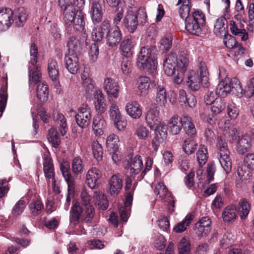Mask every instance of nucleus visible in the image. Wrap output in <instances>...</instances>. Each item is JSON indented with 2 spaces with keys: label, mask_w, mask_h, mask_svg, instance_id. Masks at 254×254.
Wrapping results in <instances>:
<instances>
[{
  "label": "nucleus",
  "mask_w": 254,
  "mask_h": 254,
  "mask_svg": "<svg viewBox=\"0 0 254 254\" xmlns=\"http://www.w3.org/2000/svg\"><path fill=\"white\" fill-rule=\"evenodd\" d=\"M156 101L160 105H165L167 102V94L166 90L162 86H158L156 88Z\"/></svg>",
  "instance_id": "49"
},
{
  "label": "nucleus",
  "mask_w": 254,
  "mask_h": 254,
  "mask_svg": "<svg viewBox=\"0 0 254 254\" xmlns=\"http://www.w3.org/2000/svg\"><path fill=\"white\" fill-rule=\"evenodd\" d=\"M251 209L250 203L245 199L241 198L239 202L238 213L241 219H245Z\"/></svg>",
  "instance_id": "42"
},
{
  "label": "nucleus",
  "mask_w": 254,
  "mask_h": 254,
  "mask_svg": "<svg viewBox=\"0 0 254 254\" xmlns=\"http://www.w3.org/2000/svg\"><path fill=\"white\" fill-rule=\"evenodd\" d=\"M27 15L23 7L13 11L9 8L0 10V31H5L14 23L17 27H22L27 20Z\"/></svg>",
  "instance_id": "2"
},
{
  "label": "nucleus",
  "mask_w": 254,
  "mask_h": 254,
  "mask_svg": "<svg viewBox=\"0 0 254 254\" xmlns=\"http://www.w3.org/2000/svg\"><path fill=\"white\" fill-rule=\"evenodd\" d=\"M104 5V0H93L91 2L90 13L94 24H97L101 21Z\"/></svg>",
  "instance_id": "12"
},
{
  "label": "nucleus",
  "mask_w": 254,
  "mask_h": 254,
  "mask_svg": "<svg viewBox=\"0 0 254 254\" xmlns=\"http://www.w3.org/2000/svg\"><path fill=\"white\" fill-rule=\"evenodd\" d=\"M110 27V21L105 20L100 25L95 27L92 30L91 36L95 42L100 41L104 37V33Z\"/></svg>",
  "instance_id": "19"
},
{
  "label": "nucleus",
  "mask_w": 254,
  "mask_h": 254,
  "mask_svg": "<svg viewBox=\"0 0 254 254\" xmlns=\"http://www.w3.org/2000/svg\"><path fill=\"white\" fill-rule=\"evenodd\" d=\"M153 129L155 130V136L152 140L153 150L156 152L160 144L167 138V127L164 123H160Z\"/></svg>",
  "instance_id": "11"
},
{
  "label": "nucleus",
  "mask_w": 254,
  "mask_h": 254,
  "mask_svg": "<svg viewBox=\"0 0 254 254\" xmlns=\"http://www.w3.org/2000/svg\"><path fill=\"white\" fill-rule=\"evenodd\" d=\"M66 46L68 48L67 54L79 55L82 49L81 41L74 36H71L68 38Z\"/></svg>",
  "instance_id": "31"
},
{
  "label": "nucleus",
  "mask_w": 254,
  "mask_h": 254,
  "mask_svg": "<svg viewBox=\"0 0 254 254\" xmlns=\"http://www.w3.org/2000/svg\"><path fill=\"white\" fill-rule=\"evenodd\" d=\"M217 147L219 152L218 156L220 163L227 174L231 171L232 162L230 157V152L227 148V143L221 137L217 140Z\"/></svg>",
  "instance_id": "8"
},
{
  "label": "nucleus",
  "mask_w": 254,
  "mask_h": 254,
  "mask_svg": "<svg viewBox=\"0 0 254 254\" xmlns=\"http://www.w3.org/2000/svg\"><path fill=\"white\" fill-rule=\"evenodd\" d=\"M147 14L143 7H140L137 13L136 10L128 9L123 20V24L130 33L137 29L139 22L143 25L147 22Z\"/></svg>",
  "instance_id": "3"
},
{
  "label": "nucleus",
  "mask_w": 254,
  "mask_h": 254,
  "mask_svg": "<svg viewBox=\"0 0 254 254\" xmlns=\"http://www.w3.org/2000/svg\"><path fill=\"white\" fill-rule=\"evenodd\" d=\"M123 186V181L119 174L113 175L109 181V191L112 196L117 195Z\"/></svg>",
  "instance_id": "28"
},
{
  "label": "nucleus",
  "mask_w": 254,
  "mask_h": 254,
  "mask_svg": "<svg viewBox=\"0 0 254 254\" xmlns=\"http://www.w3.org/2000/svg\"><path fill=\"white\" fill-rule=\"evenodd\" d=\"M96 199L95 204L102 210H106L108 207V201L105 195L101 194H96L94 196Z\"/></svg>",
  "instance_id": "57"
},
{
  "label": "nucleus",
  "mask_w": 254,
  "mask_h": 254,
  "mask_svg": "<svg viewBox=\"0 0 254 254\" xmlns=\"http://www.w3.org/2000/svg\"><path fill=\"white\" fill-rule=\"evenodd\" d=\"M60 170L62 173L63 176L69 186L70 190H72L73 186L74 185V179L72 176L69 170V165L68 163H62L60 166Z\"/></svg>",
  "instance_id": "36"
},
{
  "label": "nucleus",
  "mask_w": 254,
  "mask_h": 254,
  "mask_svg": "<svg viewBox=\"0 0 254 254\" xmlns=\"http://www.w3.org/2000/svg\"><path fill=\"white\" fill-rule=\"evenodd\" d=\"M196 159L200 167H202L206 163L208 159V152L205 145H200L199 146L196 153Z\"/></svg>",
  "instance_id": "46"
},
{
  "label": "nucleus",
  "mask_w": 254,
  "mask_h": 254,
  "mask_svg": "<svg viewBox=\"0 0 254 254\" xmlns=\"http://www.w3.org/2000/svg\"><path fill=\"white\" fill-rule=\"evenodd\" d=\"M31 214L34 216L40 215L44 209V205L39 200H32L29 204Z\"/></svg>",
  "instance_id": "48"
},
{
  "label": "nucleus",
  "mask_w": 254,
  "mask_h": 254,
  "mask_svg": "<svg viewBox=\"0 0 254 254\" xmlns=\"http://www.w3.org/2000/svg\"><path fill=\"white\" fill-rule=\"evenodd\" d=\"M177 60V57L172 52L168 54L164 61V72L168 76L175 74V65Z\"/></svg>",
  "instance_id": "20"
},
{
  "label": "nucleus",
  "mask_w": 254,
  "mask_h": 254,
  "mask_svg": "<svg viewBox=\"0 0 254 254\" xmlns=\"http://www.w3.org/2000/svg\"><path fill=\"white\" fill-rule=\"evenodd\" d=\"M227 111L228 116L231 119L237 118L239 113V110L238 107L233 102L228 104Z\"/></svg>",
  "instance_id": "60"
},
{
  "label": "nucleus",
  "mask_w": 254,
  "mask_h": 254,
  "mask_svg": "<svg viewBox=\"0 0 254 254\" xmlns=\"http://www.w3.org/2000/svg\"><path fill=\"white\" fill-rule=\"evenodd\" d=\"M145 121L147 126L154 129L161 122L159 121V110L157 107L150 109L145 115Z\"/></svg>",
  "instance_id": "22"
},
{
  "label": "nucleus",
  "mask_w": 254,
  "mask_h": 254,
  "mask_svg": "<svg viewBox=\"0 0 254 254\" xmlns=\"http://www.w3.org/2000/svg\"><path fill=\"white\" fill-rule=\"evenodd\" d=\"M94 98L95 108L98 112L97 114L101 115L107 110V105L104 94L101 90H98L96 91Z\"/></svg>",
  "instance_id": "34"
},
{
  "label": "nucleus",
  "mask_w": 254,
  "mask_h": 254,
  "mask_svg": "<svg viewBox=\"0 0 254 254\" xmlns=\"http://www.w3.org/2000/svg\"><path fill=\"white\" fill-rule=\"evenodd\" d=\"M252 170H253L249 169L244 164H241L237 168L238 177L242 181L250 180L252 176Z\"/></svg>",
  "instance_id": "44"
},
{
  "label": "nucleus",
  "mask_w": 254,
  "mask_h": 254,
  "mask_svg": "<svg viewBox=\"0 0 254 254\" xmlns=\"http://www.w3.org/2000/svg\"><path fill=\"white\" fill-rule=\"evenodd\" d=\"M168 127L172 135L178 134L182 128V116L174 115L172 117L168 122Z\"/></svg>",
  "instance_id": "30"
},
{
  "label": "nucleus",
  "mask_w": 254,
  "mask_h": 254,
  "mask_svg": "<svg viewBox=\"0 0 254 254\" xmlns=\"http://www.w3.org/2000/svg\"><path fill=\"white\" fill-rule=\"evenodd\" d=\"M103 88L109 97L115 98L119 97L120 88L118 83L115 79L111 77L105 78Z\"/></svg>",
  "instance_id": "15"
},
{
  "label": "nucleus",
  "mask_w": 254,
  "mask_h": 254,
  "mask_svg": "<svg viewBox=\"0 0 254 254\" xmlns=\"http://www.w3.org/2000/svg\"><path fill=\"white\" fill-rule=\"evenodd\" d=\"M173 38L171 36H165L160 41L159 49L161 51L166 52L169 50L172 46Z\"/></svg>",
  "instance_id": "56"
},
{
  "label": "nucleus",
  "mask_w": 254,
  "mask_h": 254,
  "mask_svg": "<svg viewBox=\"0 0 254 254\" xmlns=\"http://www.w3.org/2000/svg\"><path fill=\"white\" fill-rule=\"evenodd\" d=\"M75 118L79 127L82 128L86 127L90 124L92 118L90 107L86 104L81 105L78 109Z\"/></svg>",
  "instance_id": "10"
},
{
  "label": "nucleus",
  "mask_w": 254,
  "mask_h": 254,
  "mask_svg": "<svg viewBox=\"0 0 254 254\" xmlns=\"http://www.w3.org/2000/svg\"><path fill=\"white\" fill-rule=\"evenodd\" d=\"M134 44L132 40L128 37H125L121 42L120 50L122 56L129 57L133 54Z\"/></svg>",
  "instance_id": "32"
},
{
  "label": "nucleus",
  "mask_w": 254,
  "mask_h": 254,
  "mask_svg": "<svg viewBox=\"0 0 254 254\" xmlns=\"http://www.w3.org/2000/svg\"><path fill=\"white\" fill-rule=\"evenodd\" d=\"M82 212V209L79 205V203L76 202L72 206L70 212V222L73 225H75L76 223L79 220L81 213Z\"/></svg>",
  "instance_id": "38"
},
{
  "label": "nucleus",
  "mask_w": 254,
  "mask_h": 254,
  "mask_svg": "<svg viewBox=\"0 0 254 254\" xmlns=\"http://www.w3.org/2000/svg\"><path fill=\"white\" fill-rule=\"evenodd\" d=\"M36 92L37 97L41 102L44 103L48 100L49 91L47 85L44 83H39L37 87Z\"/></svg>",
  "instance_id": "43"
},
{
  "label": "nucleus",
  "mask_w": 254,
  "mask_h": 254,
  "mask_svg": "<svg viewBox=\"0 0 254 254\" xmlns=\"http://www.w3.org/2000/svg\"><path fill=\"white\" fill-rule=\"evenodd\" d=\"M149 130L146 127L142 124H137L134 131V135L139 139L145 140L149 134Z\"/></svg>",
  "instance_id": "50"
},
{
  "label": "nucleus",
  "mask_w": 254,
  "mask_h": 254,
  "mask_svg": "<svg viewBox=\"0 0 254 254\" xmlns=\"http://www.w3.org/2000/svg\"><path fill=\"white\" fill-rule=\"evenodd\" d=\"M48 72L50 78L56 80L59 77V66L57 61L53 59H49L48 63Z\"/></svg>",
  "instance_id": "41"
},
{
  "label": "nucleus",
  "mask_w": 254,
  "mask_h": 254,
  "mask_svg": "<svg viewBox=\"0 0 254 254\" xmlns=\"http://www.w3.org/2000/svg\"><path fill=\"white\" fill-rule=\"evenodd\" d=\"M54 124L62 136H64L67 130L66 119L60 112H55L53 115Z\"/></svg>",
  "instance_id": "18"
},
{
  "label": "nucleus",
  "mask_w": 254,
  "mask_h": 254,
  "mask_svg": "<svg viewBox=\"0 0 254 254\" xmlns=\"http://www.w3.org/2000/svg\"><path fill=\"white\" fill-rule=\"evenodd\" d=\"M119 138L114 133L108 136L106 140V146L111 153L116 152L118 150Z\"/></svg>",
  "instance_id": "37"
},
{
  "label": "nucleus",
  "mask_w": 254,
  "mask_h": 254,
  "mask_svg": "<svg viewBox=\"0 0 254 254\" xmlns=\"http://www.w3.org/2000/svg\"><path fill=\"white\" fill-rule=\"evenodd\" d=\"M234 243V240L231 234H225L220 240V245L222 248L227 249L231 246Z\"/></svg>",
  "instance_id": "64"
},
{
  "label": "nucleus",
  "mask_w": 254,
  "mask_h": 254,
  "mask_svg": "<svg viewBox=\"0 0 254 254\" xmlns=\"http://www.w3.org/2000/svg\"><path fill=\"white\" fill-rule=\"evenodd\" d=\"M106 127V123L101 115L97 114L93 118L92 129L96 136L103 134Z\"/></svg>",
  "instance_id": "27"
},
{
  "label": "nucleus",
  "mask_w": 254,
  "mask_h": 254,
  "mask_svg": "<svg viewBox=\"0 0 254 254\" xmlns=\"http://www.w3.org/2000/svg\"><path fill=\"white\" fill-rule=\"evenodd\" d=\"M210 105L211 111L215 115L219 114L225 108V102L221 98L216 99Z\"/></svg>",
  "instance_id": "54"
},
{
  "label": "nucleus",
  "mask_w": 254,
  "mask_h": 254,
  "mask_svg": "<svg viewBox=\"0 0 254 254\" xmlns=\"http://www.w3.org/2000/svg\"><path fill=\"white\" fill-rule=\"evenodd\" d=\"M178 249L179 254H190V241L185 237L182 238L178 244Z\"/></svg>",
  "instance_id": "53"
},
{
  "label": "nucleus",
  "mask_w": 254,
  "mask_h": 254,
  "mask_svg": "<svg viewBox=\"0 0 254 254\" xmlns=\"http://www.w3.org/2000/svg\"><path fill=\"white\" fill-rule=\"evenodd\" d=\"M151 80L146 76H140L137 81V93L140 97H144L149 93Z\"/></svg>",
  "instance_id": "23"
},
{
  "label": "nucleus",
  "mask_w": 254,
  "mask_h": 254,
  "mask_svg": "<svg viewBox=\"0 0 254 254\" xmlns=\"http://www.w3.org/2000/svg\"><path fill=\"white\" fill-rule=\"evenodd\" d=\"M77 55L66 53L64 57L65 67L72 74H75L79 68V58Z\"/></svg>",
  "instance_id": "16"
},
{
  "label": "nucleus",
  "mask_w": 254,
  "mask_h": 254,
  "mask_svg": "<svg viewBox=\"0 0 254 254\" xmlns=\"http://www.w3.org/2000/svg\"><path fill=\"white\" fill-rule=\"evenodd\" d=\"M92 149L94 158L97 160H101L103 157V148L97 141L92 142Z\"/></svg>",
  "instance_id": "55"
},
{
  "label": "nucleus",
  "mask_w": 254,
  "mask_h": 254,
  "mask_svg": "<svg viewBox=\"0 0 254 254\" xmlns=\"http://www.w3.org/2000/svg\"><path fill=\"white\" fill-rule=\"evenodd\" d=\"M223 220L226 222L234 221L236 218V207L234 205L227 206L222 213Z\"/></svg>",
  "instance_id": "47"
},
{
  "label": "nucleus",
  "mask_w": 254,
  "mask_h": 254,
  "mask_svg": "<svg viewBox=\"0 0 254 254\" xmlns=\"http://www.w3.org/2000/svg\"><path fill=\"white\" fill-rule=\"evenodd\" d=\"M109 115L113 120H118V118L122 117L118 106L115 103H112L109 108Z\"/></svg>",
  "instance_id": "63"
},
{
  "label": "nucleus",
  "mask_w": 254,
  "mask_h": 254,
  "mask_svg": "<svg viewBox=\"0 0 254 254\" xmlns=\"http://www.w3.org/2000/svg\"><path fill=\"white\" fill-rule=\"evenodd\" d=\"M232 90L231 80L225 78L219 82L216 89V94L220 96H225L230 93Z\"/></svg>",
  "instance_id": "35"
},
{
  "label": "nucleus",
  "mask_w": 254,
  "mask_h": 254,
  "mask_svg": "<svg viewBox=\"0 0 254 254\" xmlns=\"http://www.w3.org/2000/svg\"><path fill=\"white\" fill-rule=\"evenodd\" d=\"M30 54V59L28 63L29 83L31 84L33 82L34 84H36L41 77V73L40 67L37 64L38 48L34 43H32L31 45Z\"/></svg>",
  "instance_id": "7"
},
{
  "label": "nucleus",
  "mask_w": 254,
  "mask_h": 254,
  "mask_svg": "<svg viewBox=\"0 0 254 254\" xmlns=\"http://www.w3.org/2000/svg\"><path fill=\"white\" fill-rule=\"evenodd\" d=\"M190 9V6L189 4V1H184L179 9L180 17L185 20L188 19V18H190V16L189 15Z\"/></svg>",
  "instance_id": "58"
},
{
  "label": "nucleus",
  "mask_w": 254,
  "mask_h": 254,
  "mask_svg": "<svg viewBox=\"0 0 254 254\" xmlns=\"http://www.w3.org/2000/svg\"><path fill=\"white\" fill-rule=\"evenodd\" d=\"M156 195L161 199H164L167 195L168 190L163 183H159L154 190Z\"/></svg>",
  "instance_id": "61"
},
{
  "label": "nucleus",
  "mask_w": 254,
  "mask_h": 254,
  "mask_svg": "<svg viewBox=\"0 0 254 254\" xmlns=\"http://www.w3.org/2000/svg\"><path fill=\"white\" fill-rule=\"evenodd\" d=\"M127 114L132 119H139L142 115V109L139 104L135 101L127 103L126 106Z\"/></svg>",
  "instance_id": "29"
},
{
  "label": "nucleus",
  "mask_w": 254,
  "mask_h": 254,
  "mask_svg": "<svg viewBox=\"0 0 254 254\" xmlns=\"http://www.w3.org/2000/svg\"><path fill=\"white\" fill-rule=\"evenodd\" d=\"M26 207V203L23 199H20L13 206L12 210V214L13 216L16 217L23 212Z\"/></svg>",
  "instance_id": "59"
},
{
  "label": "nucleus",
  "mask_w": 254,
  "mask_h": 254,
  "mask_svg": "<svg viewBox=\"0 0 254 254\" xmlns=\"http://www.w3.org/2000/svg\"><path fill=\"white\" fill-rule=\"evenodd\" d=\"M197 75L193 71L190 72L188 77V84L189 87L194 91L199 89L200 83L204 87H207L209 84L207 69L204 62H200L198 65Z\"/></svg>",
  "instance_id": "4"
},
{
  "label": "nucleus",
  "mask_w": 254,
  "mask_h": 254,
  "mask_svg": "<svg viewBox=\"0 0 254 254\" xmlns=\"http://www.w3.org/2000/svg\"><path fill=\"white\" fill-rule=\"evenodd\" d=\"M48 132V139L49 141L53 147L57 148L61 143V139L58 135V132L54 128H50Z\"/></svg>",
  "instance_id": "52"
},
{
  "label": "nucleus",
  "mask_w": 254,
  "mask_h": 254,
  "mask_svg": "<svg viewBox=\"0 0 254 254\" xmlns=\"http://www.w3.org/2000/svg\"><path fill=\"white\" fill-rule=\"evenodd\" d=\"M43 165L44 175L47 181L48 184H49L51 180L52 186H55L56 183L55 179V173L52 159L48 155L45 154L43 156Z\"/></svg>",
  "instance_id": "13"
},
{
  "label": "nucleus",
  "mask_w": 254,
  "mask_h": 254,
  "mask_svg": "<svg viewBox=\"0 0 254 254\" xmlns=\"http://www.w3.org/2000/svg\"><path fill=\"white\" fill-rule=\"evenodd\" d=\"M81 78L82 80V87L86 94H90L94 88V84L90 77L88 68H86L81 74Z\"/></svg>",
  "instance_id": "33"
},
{
  "label": "nucleus",
  "mask_w": 254,
  "mask_h": 254,
  "mask_svg": "<svg viewBox=\"0 0 254 254\" xmlns=\"http://www.w3.org/2000/svg\"><path fill=\"white\" fill-rule=\"evenodd\" d=\"M211 221L208 216L203 217L195 224L194 231L198 237L207 235L211 230Z\"/></svg>",
  "instance_id": "14"
},
{
  "label": "nucleus",
  "mask_w": 254,
  "mask_h": 254,
  "mask_svg": "<svg viewBox=\"0 0 254 254\" xmlns=\"http://www.w3.org/2000/svg\"><path fill=\"white\" fill-rule=\"evenodd\" d=\"M194 137H190L185 139L183 149L187 154H191L193 153L197 147V143L194 139Z\"/></svg>",
  "instance_id": "39"
},
{
  "label": "nucleus",
  "mask_w": 254,
  "mask_h": 254,
  "mask_svg": "<svg viewBox=\"0 0 254 254\" xmlns=\"http://www.w3.org/2000/svg\"><path fill=\"white\" fill-rule=\"evenodd\" d=\"M225 21L226 19L224 17L217 19L214 28V33L217 36L222 37L228 33L224 27Z\"/></svg>",
  "instance_id": "40"
},
{
  "label": "nucleus",
  "mask_w": 254,
  "mask_h": 254,
  "mask_svg": "<svg viewBox=\"0 0 254 254\" xmlns=\"http://www.w3.org/2000/svg\"><path fill=\"white\" fill-rule=\"evenodd\" d=\"M71 165L72 171L75 175H78L82 173L84 164L80 157H74L71 160Z\"/></svg>",
  "instance_id": "45"
},
{
  "label": "nucleus",
  "mask_w": 254,
  "mask_h": 254,
  "mask_svg": "<svg viewBox=\"0 0 254 254\" xmlns=\"http://www.w3.org/2000/svg\"><path fill=\"white\" fill-rule=\"evenodd\" d=\"M252 146L251 138L248 135L239 136L236 143V149L240 154L247 152Z\"/></svg>",
  "instance_id": "25"
},
{
  "label": "nucleus",
  "mask_w": 254,
  "mask_h": 254,
  "mask_svg": "<svg viewBox=\"0 0 254 254\" xmlns=\"http://www.w3.org/2000/svg\"><path fill=\"white\" fill-rule=\"evenodd\" d=\"M205 23L204 14L200 10L193 11L190 18L186 19L185 27L187 30L192 35H199L201 34V27Z\"/></svg>",
  "instance_id": "6"
},
{
  "label": "nucleus",
  "mask_w": 254,
  "mask_h": 254,
  "mask_svg": "<svg viewBox=\"0 0 254 254\" xmlns=\"http://www.w3.org/2000/svg\"><path fill=\"white\" fill-rule=\"evenodd\" d=\"M192 218V215L190 214L187 215L182 222L178 223L174 227V231L177 233H182L184 232L187 227L190 225Z\"/></svg>",
  "instance_id": "51"
},
{
  "label": "nucleus",
  "mask_w": 254,
  "mask_h": 254,
  "mask_svg": "<svg viewBox=\"0 0 254 254\" xmlns=\"http://www.w3.org/2000/svg\"><path fill=\"white\" fill-rule=\"evenodd\" d=\"M152 49L143 47L138 55V65L143 70H147L154 74L157 69V62L152 57Z\"/></svg>",
  "instance_id": "5"
},
{
  "label": "nucleus",
  "mask_w": 254,
  "mask_h": 254,
  "mask_svg": "<svg viewBox=\"0 0 254 254\" xmlns=\"http://www.w3.org/2000/svg\"><path fill=\"white\" fill-rule=\"evenodd\" d=\"M58 2L64 10V20L68 31L71 32L72 28L75 31H83L85 22L82 9H76L72 0H58Z\"/></svg>",
  "instance_id": "1"
},
{
  "label": "nucleus",
  "mask_w": 254,
  "mask_h": 254,
  "mask_svg": "<svg viewBox=\"0 0 254 254\" xmlns=\"http://www.w3.org/2000/svg\"><path fill=\"white\" fill-rule=\"evenodd\" d=\"M223 36V42L227 48L232 49L234 48L237 44L236 38L228 33Z\"/></svg>",
  "instance_id": "62"
},
{
  "label": "nucleus",
  "mask_w": 254,
  "mask_h": 254,
  "mask_svg": "<svg viewBox=\"0 0 254 254\" xmlns=\"http://www.w3.org/2000/svg\"><path fill=\"white\" fill-rule=\"evenodd\" d=\"M189 64L188 55L186 52H180L177 57L175 70L177 71V74H175L173 81L175 84H180L184 79V73L186 71Z\"/></svg>",
  "instance_id": "9"
},
{
  "label": "nucleus",
  "mask_w": 254,
  "mask_h": 254,
  "mask_svg": "<svg viewBox=\"0 0 254 254\" xmlns=\"http://www.w3.org/2000/svg\"><path fill=\"white\" fill-rule=\"evenodd\" d=\"M108 31L106 35L107 44L109 46H115L121 41L122 38L121 31L117 26L109 28Z\"/></svg>",
  "instance_id": "17"
},
{
  "label": "nucleus",
  "mask_w": 254,
  "mask_h": 254,
  "mask_svg": "<svg viewBox=\"0 0 254 254\" xmlns=\"http://www.w3.org/2000/svg\"><path fill=\"white\" fill-rule=\"evenodd\" d=\"M182 125L186 133L189 137H195L196 130L193 120L187 115L182 116Z\"/></svg>",
  "instance_id": "26"
},
{
  "label": "nucleus",
  "mask_w": 254,
  "mask_h": 254,
  "mask_svg": "<svg viewBox=\"0 0 254 254\" xmlns=\"http://www.w3.org/2000/svg\"><path fill=\"white\" fill-rule=\"evenodd\" d=\"M101 177V173L98 169L91 168L86 174V182L88 186L91 189H95L98 186V180Z\"/></svg>",
  "instance_id": "24"
},
{
  "label": "nucleus",
  "mask_w": 254,
  "mask_h": 254,
  "mask_svg": "<svg viewBox=\"0 0 254 254\" xmlns=\"http://www.w3.org/2000/svg\"><path fill=\"white\" fill-rule=\"evenodd\" d=\"M143 167V162L141 157L137 155L131 158L130 161H128L126 165V169L129 170L131 175H135L138 174Z\"/></svg>",
  "instance_id": "21"
}]
</instances>
